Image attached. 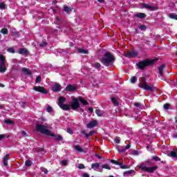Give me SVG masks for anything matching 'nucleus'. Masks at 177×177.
Returning <instances> with one entry per match:
<instances>
[{
    "label": "nucleus",
    "instance_id": "obj_1",
    "mask_svg": "<svg viewBox=\"0 0 177 177\" xmlns=\"http://www.w3.org/2000/svg\"><path fill=\"white\" fill-rule=\"evenodd\" d=\"M157 62V59H145L144 60L140 61L136 64V66L139 70H142V71H145L147 67H149V66H153L154 63Z\"/></svg>",
    "mask_w": 177,
    "mask_h": 177
},
{
    "label": "nucleus",
    "instance_id": "obj_2",
    "mask_svg": "<svg viewBox=\"0 0 177 177\" xmlns=\"http://www.w3.org/2000/svg\"><path fill=\"white\" fill-rule=\"evenodd\" d=\"M115 61V57L110 52H106L104 57L101 59V63L104 64V66H109V64H111V63Z\"/></svg>",
    "mask_w": 177,
    "mask_h": 177
},
{
    "label": "nucleus",
    "instance_id": "obj_3",
    "mask_svg": "<svg viewBox=\"0 0 177 177\" xmlns=\"http://www.w3.org/2000/svg\"><path fill=\"white\" fill-rule=\"evenodd\" d=\"M139 86L140 88H142V89H144V91L150 92H154V91H156V89L154 88V85H149L147 84V82L146 81V77H141V82L139 84Z\"/></svg>",
    "mask_w": 177,
    "mask_h": 177
},
{
    "label": "nucleus",
    "instance_id": "obj_4",
    "mask_svg": "<svg viewBox=\"0 0 177 177\" xmlns=\"http://www.w3.org/2000/svg\"><path fill=\"white\" fill-rule=\"evenodd\" d=\"M35 129L37 132H40V133L46 135V136H55V134L50 133V131H49L48 127L44 124H37L36 125Z\"/></svg>",
    "mask_w": 177,
    "mask_h": 177
},
{
    "label": "nucleus",
    "instance_id": "obj_5",
    "mask_svg": "<svg viewBox=\"0 0 177 177\" xmlns=\"http://www.w3.org/2000/svg\"><path fill=\"white\" fill-rule=\"evenodd\" d=\"M146 162L142 163L140 166H139V169L144 172H148V174H153V172H156L157 169H158V166H153L151 167H146Z\"/></svg>",
    "mask_w": 177,
    "mask_h": 177
},
{
    "label": "nucleus",
    "instance_id": "obj_6",
    "mask_svg": "<svg viewBox=\"0 0 177 177\" xmlns=\"http://www.w3.org/2000/svg\"><path fill=\"white\" fill-rule=\"evenodd\" d=\"M138 55H139V53L136 51L135 49H132L131 50H128L127 52L124 53L125 57H129V59L138 57Z\"/></svg>",
    "mask_w": 177,
    "mask_h": 177
},
{
    "label": "nucleus",
    "instance_id": "obj_7",
    "mask_svg": "<svg viewBox=\"0 0 177 177\" xmlns=\"http://www.w3.org/2000/svg\"><path fill=\"white\" fill-rule=\"evenodd\" d=\"M80 106L81 105L80 104V101L78 98H73L71 104V107L72 110H73L74 111H77Z\"/></svg>",
    "mask_w": 177,
    "mask_h": 177
},
{
    "label": "nucleus",
    "instance_id": "obj_8",
    "mask_svg": "<svg viewBox=\"0 0 177 177\" xmlns=\"http://www.w3.org/2000/svg\"><path fill=\"white\" fill-rule=\"evenodd\" d=\"M6 71V65L5 64V57L3 55H0V73Z\"/></svg>",
    "mask_w": 177,
    "mask_h": 177
},
{
    "label": "nucleus",
    "instance_id": "obj_9",
    "mask_svg": "<svg viewBox=\"0 0 177 177\" xmlns=\"http://www.w3.org/2000/svg\"><path fill=\"white\" fill-rule=\"evenodd\" d=\"M33 91L35 92H39V93H43L44 95H46V93H48V91H46L44 86H35L33 87Z\"/></svg>",
    "mask_w": 177,
    "mask_h": 177
},
{
    "label": "nucleus",
    "instance_id": "obj_10",
    "mask_svg": "<svg viewBox=\"0 0 177 177\" xmlns=\"http://www.w3.org/2000/svg\"><path fill=\"white\" fill-rule=\"evenodd\" d=\"M165 67H167V65L165 64H163L158 68L157 73L160 77H162V75H164V70Z\"/></svg>",
    "mask_w": 177,
    "mask_h": 177
},
{
    "label": "nucleus",
    "instance_id": "obj_11",
    "mask_svg": "<svg viewBox=\"0 0 177 177\" xmlns=\"http://www.w3.org/2000/svg\"><path fill=\"white\" fill-rule=\"evenodd\" d=\"M77 89V86L75 84H68L65 88L66 92H74Z\"/></svg>",
    "mask_w": 177,
    "mask_h": 177
},
{
    "label": "nucleus",
    "instance_id": "obj_12",
    "mask_svg": "<svg viewBox=\"0 0 177 177\" xmlns=\"http://www.w3.org/2000/svg\"><path fill=\"white\" fill-rule=\"evenodd\" d=\"M51 89L53 92H60V91H62V85L59 83H55Z\"/></svg>",
    "mask_w": 177,
    "mask_h": 177
},
{
    "label": "nucleus",
    "instance_id": "obj_13",
    "mask_svg": "<svg viewBox=\"0 0 177 177\" xmlns=\"http://www.w3.org/2000/svg\"><path fill=\"white\" fill-rule=\"evenodd\" d=\"M97 124V120H92L88 124H87L86 128H95V127H96Z\"/></svg>",
    "mask_w": 177,
    "mask_h": 177
},
{
    "label": "nucleus",
    "instance_id": "obj_14",
    "mask_svg": "<svg viewBox=\"0 0 177 177\" xmlns=\"http://www.w3.org/2000/svg\"><path fill=\"white\" fill-rule=\"evenodd\" d=\"M82 133L83 135L85 136L86 138H89L91 136H92V135H93L95 133L94 131H90L89 133H86V130H82Z\"/></svg>",
    "mask_w": 177,
    "mask_h": 177
},
{
    "label": "nucleus",
    "instance_id": "obj_15",
    "mask_svg": "<svg viewBox=\"0 0 177 177\" xmlns=\"http://www.w3.org/2000/svg\"><path fill=\"white\" fill-rule=\"evenodd\" d=\"M59 108L62 109V110H64L65 111H68V110L71 109L70 105L66 104H62V105L59 106Z\"/></svg>",
    "mask_w": 177,
    "mask_h": 177
},
{
    "label": "nucleus",
    "instance_id": "obj_16",
    "mask_svg": "<svg viewBox=\"0 0 177 177\" xmlns=\"http://www.w3.org/2000/svg\"><path fill=\"white\" fill-rule=\"evenodd\" d=\"M8 161H9V154H6L3 158V165H4V167H8Z\"/></svg>",
    "mask_w": 177,
    "mask_h": 177
},
{
    "label": "nucleus",
    "instance_id": "obj_17",
    "mask_svg": "<svg viewBox=\"0 0 177 177\" xmlns=\"http://www.w3.org/2000/svg\"><path fill=\"white\" fill-rule=\"evenodd\" d=\"M64 102H66V98L63 96H61L58 98V106H60L62 104H64Z\"/></svg>",
    "mask_w": 177,
    "mask_h": 177
},
{
    "label": "nucleus",
    "instance_id": "obj_18",
    "mask_svg": "<svg viewBox=\"0 0 177 177\" xmlns=\"http://www.w3.org/2000/svg\"><path fill=\"white\" fill-rule=\"evenodd\" d=\"M135 17H137V19H146V14L143 12H139L135 15Z\"/></svg>",
    "mask_w": 177,
    "mask_h": 177
},
{
    "label": "nucleus",
    "instance_id": "obj_19",
    "mask_svg": "<svg viewBox=\"0 0 177 177\" xmlns=\"http://www.w3.org/2000/svg\"><path fill=\"white\" fill-rule=\"evenodd\" d=\"M142 6L143 8H145V9H149V10L153 11L156 10V7L154 6H151L149 4H146V3H142Z\"/></svg>",
    "mask_w": 177,
    "mask_h": 177
},
{
    "label": "nucleus",
    "instance_id": "obj_20",
    "mask_svg": "<svg viewBox=\"0 0 177 177\" xmlns=\"http://www.w3.org/2000/svg\"><path fill=\"white\" fill-rule=\"evenodd\" d=\"M19 55H25V56H27L28 55V50L27 48H20L19 50Z\"/></svg>",
    "mask_w": 177,
    "mask_h": 177
},
{
    "label": "nucleus",
    "instance_id": "obj_21",
    "mask_svg": "<svg viewBox=\"0 0 177 177\" xmlns=\"http://www.w3.org/2000/svg\"><path fill=\"white\" fill-rule=\"evenodd\" d=\"M22 73H24V74H26V75H31V74H32V73L31 72V71H30L28 68H23L21 69Z\"/></svg>",
    "mask_w": 177,
    "mask_h": 177
},
{
    "label": "nucleus",
    "instance_id": "obj_22",
    "mask_svg": "<svg viewBox=\"0 0 177 177\" xmlns=\"http://www.w3.org/2000/svg\"><path fill=\"white\" fill-rule=\"evenodd\" d=\"M77 100H79V102H81L82 104H84V106H88V101H86L82 97H79Z\"/></svg>",
    "mask_w": 177,
    "mask_h": 177
},
{
    "label": "nucleus",
    "instance_id": "obj_23",
    "mask_svg": "<svg viewBox=\"0 0 177 177\" xmlns=\"http://www.w3.org/2000/svg\"><path fill=\"white\" fill-rule=\"evenodd\" d=\"M52 136L53 138H55V140H57V142H62V140H63V137L60 135L54 134V136Z\"/></svg>",
    "mask_w": 177,
    "mask_h": 177
},
{
    "label": "nucleus",
    "instance_id": "obj_24",
    "mask_svg": "<svg viewBox=\"0 0 177 177\" xmlns=\"http://www.w3.org/2000/svg\"><path fill=\"white\" fill-rule=\"evenodd\" d=\"M0 32H1V34H3V35H8V34H9V30L6 28H3L0 30Z\"/></svg>",
    "mask_w": 177,
    "mask_h": 177
},
{
    "label": "nucleus",
    "instance_id": "obj_25",
    "mask_svg": "<svg viewBox=\"0 0 177 177\" xmlns=\"http://www.w3.org/2000/svg\"><path fill=\"white\" fill-rule=\"evenodd\" d=\"M99 167H100V163H99V162L93 163L91 165L92 169H97V168H99Z\"/></svg>",
    "mask_w": 177,
    "mask_h": 177
},
{
    "label": "nucleus",
    "instance_id": "obj_26",
    "mask_svg": "<svg viewBox=\"0 0 177 177\" xmlns=\"http://www.w3.org/2000/svg\"><path fill=\"white\" fill-rule=\"evenodd\" d=\"M77 52H79V53H83L84 55H88V53H89L88 50H86L84 48H78Z\"/></svg>",
    "mask_w": 177,
    "mask_h": 177
},
{
    "label": "nucleus",
    "instance_id": "obj_27",
    "mask_svg": "<svg viewBox=\"0 0 177 177\" xmlns=\"http://www.w3.org/2000/svg\"><path fill=\"white\" fill-rule=\"evenodd\" d=\"M138 28H140L141 31H146V30H147V26H146L145 24H140L138 26Z\"/></svg>",
    "mask_w": 177,
    "mask_h": 177
},
{
    "label": "nucleus",
    "instance_id": "obj_28",
    "mask_svg": "<svg viewBox=\"0 0 177 177\" xmlns=\"http://www.w3.org/2000/svg\"><path fill=\"white\" fill-rule=\"evenodd\" d=\"M111 100L113 104H114V106H118V100H117L115 97H112L111 98Z\"/></svg>",
    "mask_w": 177,
    "mask_h": 177
},
{
    "label": "nucleus",
    "instance_id": "obj_29",
    "mask_svg": "<svg viewBox=\"0 0 177 177\" xmlns=\"http://www.w3.org/2000/svg\"><path fill=\"white\" fill-rule=\"evenodd\" d=\"M75 149L76 150V151H78L79 153H84V151H85L82 148H81V147L78 145L75 147Z\"/></svg>",
    "mask_w": 177,
    "mask_h": 177
},
{
    "label": "nucleus",
    "instance_id": "obj_30",
    "mask_svg": "<svg viewBox=\"0 0 177 177\" xmlns=\"http://www.w3.org/2000/svg\"><path fill=\"white\" fill-rule=\"evenodd\" d=\"M72 9L71 8L68 7V6H65L64 7V12H66V13H70V12H72Z\"/></svg>",
    "mask_w": 177,
    "mask_h": 177
},
{
    "label": "nucleus",
    "instance_id": "obj_31",
    "mask_svg": "<svg viewBox=\"0 0 177 177\" xmlns=\"http://www.w3.org/2000/svg\"><path fill=\"white\" fill-rule=\"evenodd\" d=\"M170 156L172 158H177V152L175 151H171L170 152Z\"/></svg>",
    "mask_w": 177,
    "mask_h": 177
},
{
    "label": "nucleus",
    "instance_id": "obj_32",
    "mask_svg": "<svg viewBox=\"0 0 177 177\" xmlns=\"http://www.w3.org/2000/svg\"><path fill=\"white\" fill-rule=\"evenodd\" d=\"M102 167L104 169H108L109 171L111 170V167H110V165H109L108 164H104L102 165Z\"/></svg>",
    "mask_w": 177,
    "mask_h": 177
},
{
    "label": "nucleus",
    "instance_id": "obj_33",
    "mask_svg": "<svg viewBox=\"0 0 177 177\" xmlns=\"http://www.w3.org/2000/svg\"><path fill=\"white\" fill-rule=\"evenodd\" d=\"M7 52H9L10 53H16V50L13 47H10L7 49Z\"/></svg>",
    "mask_w": 177,
    "mask_h": 177
},
{
    "label": "nucleus",
    "instance_id": "obj_34",
    "mask_svg": "<svg viewBox=\"0 0 177 177\" xmlns=\"http://www.w3.org/2000/svg\"><path fill=\"white\" fill-rule=\"evenodd\" d=\"M25 165L26 167H31V165H32V162L30 160H28L26 161Z\"/></svg>",
    "mask_w": 177,
    "mask_h": 177
},
{
    "label": "nucleus",
    "instance_id": "obj_35",
    "mask_svg": "<svg viewBox=\"0 0 177 177\" xmlns=\"http://www.w3.org/2000/svg\"><path fill=\"white\" fill-rule=\"evenodd\" d=\"M46 45H48V43L45 41H43L39 44V46H40V48H44V46H46Z\"/></svg>",
    "mask_w": 177,
    "mask_h": 177
},
{
    "label": "nucleus",
    "instance_id": "obj_36",
    "mask_svg": "<svg viewBox=\"0 0 177 177\" xmlns=\"http://www.w3.org/2000/svg\"><path fill=\"white\" fill-rule=\"evenodd\" d=\"M94 67H95L97 70H99V68H100V67H102V65L100 64V63L96 62V63L94 64Z\"/></svg>",
    "mask_w": 177,
    "mask_h": 177
},
{
    "label": "nucleus",
    "instance_id": "obj_37",
    "mask_svg": "<svg viewBox=\"0 0 177 177\" xmlns=\"http://www.w3.org/2000/svg\"><path fill=\"white\" fill-rule=\"evenodd\" d=\"M169 17H170V19H173L174 20H177V15L174 14V13L170 14L169 15Z\"/></svg>",
    "mask_w": 177,
    "mask_h": 177
},
{
    "label": "nucleus",
    "instance_id": "obj_38",
    "mask_svg": "<svg viewBox=\"0 0 177 177\" xmlns=\"http://www.w3.org/2000/svg\"><path fill=\"white\" fill-rule=\"evenodd\" d=\"M6 8V5L4 3H0V9L3 10V9Z\"/></svg>",
    "mask_w": 177,
    "mask_h": 177
},
{
    "label": "nucleus",
    "instance_id": "obj_39",
    "mask_svg": "<svg viewBox=\"0 0 177 177\" xmlns=\"http://www.w3.org/2000/svg\"><path fill=\"white\" fill-rule=\"evenodd\" d=\"M131 84H135L136 82V76H133L131 78Z\"/></svg>",
    "mask_w": 177,
    "mask_h": 177
},
{
    "label": "nucleus",
    "instance_id": "obj_40",
    "mask_svg": "<svg viewBox=\"0 0 177 177\" xmlns=\"http://www.w3.org/2000/svg\"><path fill=\"white\" fill-rule=\"evenodd\" d=\"M41 81L42 80L41 79V76H37L36 77V84H39Z\"/></svg>",
    "mask_w": 177,
    "mask_h": 177
},
{
    "label": "nucleus",
    "instance_id": "obj_41",
    "mask_svg": "<svg viewBox=\"0 0 177 177\" xmlns=\"http://www.w3.org/2000/svg\"><path fill=\"white\" fill-rule=\"evenodd\" d=\"M153 161H161V159L158 156H152Z\"/></svg>",
    "mask_w": 177,
    "mask_h": 177
},
{
    "label": "nucleus",
    "instance_id": "obj_42",
    "mask_svg": "<svg viewBox=\"0 0 177 177\" xmlns=\"http://www.w3.org/2000/svg\"><path fill=\"white\" fill-rule=\"evenodd\" d=\"M4 122L6 124H8L9 125H10L11 124H13V121H12L10 119L6 120Z\"/></svg>",
    "mask_w": 177,
    "mask_h": 177
},
{
    "label": "nucleus",
    "instance_id": "obj_43",
    "mask_svg": "<svg viewBox=\"0 0 177 177\" xmlns=\"http://www.w3.org/2000/svg\"><path fill=\"white\" fill-rule=\"evenodd\" d=\"M95 114H97V115H98V117H102V113L100 112V109H96Z\"/></svg>",
    "mask_w": 177,
    "mask_h": 177
},
{
    "label": "nucleus",
    "instance_id": "obj_44",
    "mask_svg": "<svg viewBox=\"0 0 177 177\" xmlns=\"http://www.w3.org/2000/svg\"><path fill=\"white\" fill-rule=\"evenodd\" d=\"M133 173V170H129L124 172V175H131V174Z\"/></svg>",
    "mask_w": 177,
    "mask_h": 177
},
{
    "label": "nucleus",
    "instance_id": "obj_45",
    "mask_svg": "<svg viewBox=\"0 0 177 177\" xmlns=\"http://www.w3.org/2000/svg\"><path fill=\"white\" fill-rule=\"evenodd\" d=\"M170 106H171V104H165L163 106L165 110H168Z\"/></svg>",
    "mask_w": 177,
    "mask_h": 177
},
{
    "label": "nucleus",
    "instance_id": "obj_46",
    "mask_svg": "<svg viewBox=\"0 0 177 177\" xmlns=\"http://www.w3.org/2000/svg\"><path fill=\"white\" fill-rule=\"evenodd\" d=\"M21 133L23 138H27V136H28L27 135V133L25 131H21Z\"/></svg>",
    "mask_w": 177,
    "mask_h": 177
},
{
    "label": "nucleus",
    "instance_id": "obj_47",
    "mask_svg": "<svg viewBox=\"0 0 177 177\" xmlns=\"http://www.w3.org/2000/svg\"><path fill=\"white\" fill-rule=\"evenodd\" d=\"M109 162H111V164H115V165H117V164H120L118 163V160H110Z\"/></svg>",
    "mask_w": 177,
    "mask_h": 177
},
{
    "label": "nucleus",
    "instance_id": "obj_48",
    "mask_svg": "<svg viewBox=\"0 0 177 177\" xmlns=\"http://www.w3.org/2000/svg\"><path fill=\"white\" fill-rule=\"evenodd\" d=\"M77 168H79V169H84L85 168V165L84 164L81 163L79 165Z\"/></svg>",
    "mask_w": 177,
    "mask_h": 177
},
{
    "label": "nucleus",
    "instance_id": "obj_49",
    "mask_svg": "<svg viewBox=\"0 0 177 177\" xmlns=\"http://www.w3.org/2000/svg\"><path fill=\"white\" fill-rule=\"evenodd\" d=\"M120 168L121 169H129V167L127 165H121Z\"/></svg>",
    "mask_w": 177,
    "mask_h": 177
},
{
    "label": "nucleus",
    "instance_id": "obj_50",
    "mask_svg": "<svg viewBox=\"0 0 177 177\" xmlns=\"http://www.w3.org/2000/svg\"><path fill=\"white\" fill-rule=\"evenodd\" d=\"M62 165H64V167L67 166L68 165L67 160H62Z\"/></svg>",
    "mask_w": 177,
    "mask_h": 177
},
{
    "label": "nucleus",
    "instance_id": "obj_51",
    "mask_svg": "<svg viewBox=\"0 0 177 177\" xmlns=\"http://www.w3.org/2000/svg\"><path fill=\"white\" fill-rule=\"evenodd\" d=\"M118 153H124V151H127V149H125V148L124 149H118Z\"/></svg>",
    "mask_w": 177,
    "mask_h": 177
},
{
    "label": "nucleus",
    "instance_id": "obj_52",
    "mask_svg": "<svg viewBox=\"0 0 177 177\" xmlns=\"http://www.w3.org/2000/svg\"><path fill=\"white\" fill-rule=\"evenodd\" d=\"M52 110H53L52 106H48L47 107V110L46 111H47L48 113H52Z\"/></svg>",
    "mask_w": 177,
    "mask_h": 177
},
{
    "label": "nucleus",
    "instance_id": "obj_53",
    "mask_svg": "<svg viewBox=\"0 0 177 177\" xmlns=\"http://www.w3.org/2000/svg\"><path fill=\"white\" fill-rule=\"evenodd\" d=\"M67 132H68V133H70V135H73V130L70 128L67 129Z\"/></svg>",
    "mask_w": 177,
    "mask_h": 177
},
{
    "label": "nucleus",
    "instance_id": "obj_54",
    "mask_svg": "<svg viewBox=\"0 0 177 177\" xmlns=\"http://www.w3.org/2000/svg\"><path fill=\"white\" fill-rule=\"evenodd\" d=\"M134 106H135V107H140V106H142V104H140L139 102H136V103H134Z\"/></svg>",
    "mask_w": 177,
    "mask_h": 177
},
{
    "label": "nucleus",
    "instance_id": "obj_55",
    "mask_svg": "<svg viewBox=\"0 0 177 177\" xmlns=\"http://www.w3.org/2000/svg\"><path fill=\"white\" fill-rule=\"evenodd\" d=\"M133 156H139V151H133Z\"/></svg>",
    "mask_w": 177,
    "mask_h": 177
},
{
    "label": "nucleus",
    "instance_id": "obj_56",
    "mask_svg": "<svg viewBox=\"0 0 177 177\" xmlns=\"http://www.w3.org/2000/svg\"><path fill=\"white\" fill-rule=\"evenodd\" d=\"M95 157H97V158H98L99 160H101L102 158V156H100V154L99 153L95 154Z\"/></svg>",
    "mask_w": 177,
    "mask_h": 177
},
{
    "label": "nucleus",
    "instance_id": "obj_57",
    "mask_svg": "<svg viewBox=\"0 0 177 177\" xmlns=\"http://www.w3.org/2000/svg\"><path fill=\"white\" fill-rule=\"evenodd\" d=\"M88 111H89V113H91V114H92V113H93V108L89 107L88 108Z\"/></svg>",
    "mask_w": 177,
    "mask_h": 177
},
{
    "label": "nucleus",
    "instance_id": "obj_58",
    "mask_svg": "<svg viewBox=\"0 0 177 177\" xmlns=\"http://www.w3.org/2000/svg\"><path fill=\"white\" fill-rule=\"evenodd\" d=\"M125 150H128V149H131V143L127 145V147L124 148Z\"/></svg>",
    "mask_w": 177,
    "mask_h": 177
},
{
    "label": "nucleus",
    "instance_id": "obj_59",
    "mask_svg": "<svg viewBox=\"0 0 177 177\" xmlns=\"http://www.w3.org/2000/svg\"><path fill=\"white\" fill-rule=\"evenodd\" d=\"M77 111H78L79 113H84V109H82V108H79V109L77 110Z\"/></svg>",
    "mask_w": 177,
    "mask_h": 177
},
{
    "label": "nucleus",
    "instance_id": "obj_60",
    "mask_svg": "<svg viewBox=\"0 0 177 177\" xmlns=\"http://www.w3.org/2000/svg\"><path fill=\"white\" fill-rule=\"evenodd\" d=\"M83 177H90V176H89V174H88V173H84Z\"/></svg>",
    "mask_w": 177,
    "mask_h": 177
},
{
    "label": "nucleus",
    "instance_id": "obj_61",
    "mask_svg": "<svg viewBox=\"0 0 177 177\" xmlns=\"http://www.w3.org/2000/svg\"><path fill=\"white\" fill-rule=\"evenodd\" d=\"M3 138H5V135L4 134H0V140H2V139H3Z\"/></svg>",
    "mask_w": 177,
    "mask_h": 177
},
{
    "label": "nucleus",
    "instance_id": "obj_62",
    "mask_svg": "<svg viewBox=\"0 0 177 177\" xmlns=\"http://www.w3.org/2000/svg\"><path fill=\"white\" fill-rule=\"evenodd\" d=\"M115 143H117L118 145H120V140L118 138H115Z\"/></svg>",
    "mask_w": 177,
    "mask_h": 177
},
{
    "label": "nucleus",
    "instance_id": "obj_63",
    "mask_svg": "<svg viewBox=\"0 0 177 177\" xmlns=\"http://www.w3.org/2000/svg\"><path fill=\"white\" fill-rule=\"evenodd\" d=\"M172 136L174 139H177V133L176 134H173Z\"/></svg>",
    "mask_w": 177,
    "mask_h": 177
},
{
    "label": "nucleus",
    "instance_id": "obj_64",
    "mask_svg": "<svg viewBox=\"0 0 177 177\" xmlns=\"http://www.w3.org/2000/svg\"><path fill=\"white\" fill-rule=\"evenodd\" d=\"M173 120H174L176 124H177V117L174 118Z\"/></svg>",
    "mask_w": 177,
    "mask_h": 177
}]
</instances>
